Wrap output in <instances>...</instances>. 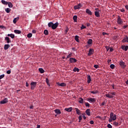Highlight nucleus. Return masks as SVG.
Segmentation results:
<instances>
[{
  "instance_id": "1",
  "label": "nucleus",
  "mask_w": 128,
  "mask_h": 128,
  "mask_svg": "<svg viewBox=\"0 0 128 128\" xmlns=\"http://www.w3.org/2000/svg\"><path fill=\"white\" fill-rule=\"evenodd\" d=\"M117 24H120V26H122V24H124V21H122V19L120 16H118Z\"/></svg>"
},
{
  "instance_id": "2",
  "label": "nucleus",
  "mask_w": 128,
  "mask_h": 128,
  "mask_svg": "<svg viewBox=\"0 0 128 128\" xmlns=\"http://www.w3.org/2000/svg\"><path fill=\"white\" fill-rule=\"evenodd\" d=\"M119 64L120 66L122 68L124 69L126 68V63L122 60L120 62Z\"/></svg>"
},
{
  "instance_id": "3",
  "label": "nucleus",
  "mask_w": 128,
  "mask_h": 128,
  "mask_svg": "<svg viewBox=\"0 0 128 128\" xmlns=\"http://www.w3.org/2000/svg\"><path fill=\"white\" fill-rule=\"evenodd\" d=\"M110 118L112 119L113 120H116V115L114 114V112H112L110 114Z\"/></svg>"
},
{
  "instance_id": "4",
  "label": "nucleus",
  "mask_w": 128,
  "mask_h": 128,
  "mask_svg": "<svg viewBox=\"0 0 128 128\" xmlns=\"http://www.w3.org/2000/svg\"><path fill=\"white\" fill-rule=\"evenodd\" d=\"M31 86V90H34L36 88V82H32L30 83Z\"/></svg>"
},
{
  "instance_id": "5",
  "label": "nucleus",
  "mask_w": 128,
  "mask_h": 128,
  "mask_svg": "<svg viewBox=\"0 0 128 128\" xmlns=\"http://www.w3.org/2000/svg\"><path fill=\"white\" fill-rule=\"evenodd\" d=\"M70 62L71 64H74V62H76L78 60L75 58H70Z\"/></svg>"
},
{
  "instance_id": "6",
  "label": "nucleus",
  "mask_w": 128,
  "mask_h": 128,
  "mask_svg": "<svg viewBox=\"0 0 128 128\" xmlns=\"http://www.w3.org/2000/svg\"><path fill=\"white\" fill-rule=\"evenodd\" d=\"M94 50L92 48H90L88 53V56H92V54H94Z\"/></svg>"
},
{
  "instance_id": "7",
  "label": "nucleus",
  "mask_w": 128,
  "mask_h": 128,
  "mask_svg": "<svg viewBox=\"0 0 128 128\" xmlns=\"http://www.w3.org/2000/svg\"><path fill=\"white\" fill-rule=\"evenodd\" d=\"M58 26V22H56L55 24H53L52 30H56Z\"/></svg>"
},
{
  "instance_id": "8",
  "label": "nucleus",
  "mask_w": 128,
  "mask_h": 128,
  "mask_svg": "<svg viewBox=\"0 0 128 128\" xmlns=\"http://www.w3.org/2000/svg\"><path fill=\"white\" fill-rule=\"evenodd\" d=\"M74 110H76V114H78V116H80V114H82V111L78 110V108H75Z\"/></svg>"
},
{
  "instance_id": "9",
  "label": "nucleus",
  "mask_w": 128,
  "mask_h": 128,
  "mask_svg": "<svg viewBox=\"0 0 128 128\" xmlns=\"http://www.w3.org/2000/svg\"><path fill=\"white\" fill-rule=\"evenodd\" d=\"M82 6L81 4H78L77 6H74V10H80L82 8Z\"/></svg>"
},
{
  "instance_id": "10",
  "label": "nucleus",
  "mask_w": 128,
  "mask_h": 128,
  "mask_svg": "<svg viewBox=\"0 0 128 128\" xmlns=\"http://www.w3.org/2000/svg\"><path fill=\"white\" fill-rule=\"evenodd\" d=\"M8 102V98H4L0 102V104H6Z\"/></svg>"
},
{
  "instance_id": "11",
  "label": "nucleus",
  "mask_w": 128,
  "mask_h": 128,
  "mask_svg": "<svg viewBox=\"0 0 128 128\" xmlns=\"http://www.w3.org/2000/svg\"><path fill=\"white\" fill-rule=\"evenodd\" d=\"M122 42H128V36H126L122 40Z\"/></svg>"
},
{
  "instance_id": "12",
  "label": "nucleus",
  "mask_w": 128,
  "mask_h": 128,
  "mask_svg": "<svg viewBox=\"0 0 128 128\" xmlns=\"http://www.w3.org/2000/svg\"><path fill=\"white\" fill-rule=\"evenodd\" d=\"M121 48L123 50H125V52H126L128 50V46H121Z\"/></svg>"
},
{
  "instance_id": "13",
  "label": "nucleus",
  "mask_w": 128,
  "mask_h": 128,
  "mask_svg": "<svg viewBox=\"0 0 128 128\" xmlns=\"http://www.w3.org/2000/svg\"><path fill=\"white\" fill-rule=\"evenodd\" d=\"M4 40H6V42L7 44H10V42H12L10 39V38L8 36L5 38Z\"/></svg>"
},
{
  "instance_id": "14",
  "label": "nucleus",
  "mask_w": 128,
  "mask_h": 128,
  "mask_svg": "<svg viewBox=\"0 0 128 128\" xmlns=\"http://www.w3.org/2000/svg\"><path fill=\"white\" fill-rule=\"evenodd\" d=\"M86 114L89 116H90V109H86Z\"/></svg>"
},
{
  "instance_id": "15",
  "label": "nucleus",
  "mask_w": 128,
  "mask_h": 128,
  "mask_svg": "<svg viewBox=\"0 0 128 128\" xmlns=\"http://www.w3.org/2000/svg\"><path fill=\"white\" fill-rule=\"evenodd\" d=\"M87 82L88 84H90V82H92V78H90V75H88V77H87Z\"/></svg>"
},
{
  "instance_id": "16",
  "label": "nucleus",
  "mask_w": 128,
  "mask_h": 128,
  "mask_svg": "<svg viewBox=\"0 0 128 128\" xmlns=\"http://www.w3.org/2000/svg\"><path fill=\"white\" fill-rule=\"evenodd\" d=\"M54 112L57 114H62V112H60V109H56L55 110H54Z\"/></svg>"
},
{
  "instance_id": "17",
  "label": "nucleus",
  "mask_w": 128,
  "mask_h": 128,
  "mask_svg": "<svg viewBox=\"0 0 128 128\" xmlns=\"http://www.w3.org/2000/svg\"><path fill=\"white\" fill-rule=\"evenodd\" d=\"M58 86H66V84L65 83H60V82H58L57 83Z\"/></svg>"
},
{
  "instance_id": "18",
  "label": "nucleus",
  "mask_w": 128,
  "mask_h": 128,
  "mask_svg": "<svg viewBox=\"0 0 128 128\" xmlns=\"http://www.w3.org/2000/svg\"><path fill=\"white\" fill-rule=\"evenodd\" d=\"M86 12L88 14H89L90 16H92V12H90V9L87 8L86 9Z\"/></svg>"
},
{
  "instance_id": "19",
  "label": "nucleus",
  "mask_w": 128,
  "mask_h": 128,
  "mask_svg": "<svg viewBox=\"0 0 128 128\" xmlns=\"http://www.w3.org/2000/svg\"><path fill=\"white\" fill-rule=\"evenodd\" d=\"M88 100H89V102H96V98H88Z\"/></svg>"
},
{
  "instance_id": "20",
  "label": "nucleus",
  "mask_w": 128,
  "mask_h": 128,
  "mask_svg": "<svg viewBox=\"0 0 128 128\" xmlns=\"http://www.w3.org/2000/svg\"><path fill=\"white\" fill-rule=\"evenodd\" d=\"M65 110H66V112H72V108L70 107L68 108H66Z\"/></svg>"
},
{
  "instance_id": "21",
  "label": "nucleus",
  "mask_w": 128,
  "mask_h": 128,
  "mask_svg": "<svg viewBox=\"0 0 128 128\" xmlns=\"http://www.w3.org/2000/svg\"><path fill=\"white\" fill-rule=\"evenodd\" d=\"M10 46V44H5L4 46V50H8Z\"/></svg>"
},
{
  "instance_id": "22",
  "label": "nucleus",
  "mask_w": 128,
  "mask_h": 128,
  "mask_svg": "<svg viewBox=\"0 0 128 128\" xmlns=\"http://www.w3.org/2000/svg\"><path fill=\"white\" fill-rule=\"evenodd\" d=\"M94 14L96 18H100V12H98V11L94 12Z\"/></svg>"
},
{
  "instance_id": "23",
  "label": "nucleus",
  "mask_w": 128,
  "mask_h": 128,
  "mask_svg": "<svg viewBox=\"0 0 128 128\" xmlns=\"http://www.w3.org/2000/svg\"><path fill=\"white\" fill-rule=\"evenodd\" d=\"M78 38H80V36H78L76 35L75 36L74 40L77 42H80V40H78Z\"/></svg>"
},
{
  "instance_id": "24",
  "label": "nucleus",
  "mask_w": 128,
  "mask_h": 128,
  "mask_svg": "<svg viewBox=\"0 0 128 128\" xmlns=\"http://www.w3.org/2000/svg\"><path fill=\"white\" fill-rule=\"evenodd\" d=\"M106 98H114V96L111 95V94H110V93L108 94H106Z\"/></svg>"
},
{
  "instance_id": "25",
  "label": "nucleus",
  "mask_w": 128,
  "mask_h": 128,
  "mask_svg": "<svg viewBox=\"0 0 128 128\" xmlns=\"http://www.w3.org/2000/svg\"><path fill=\"white\" fill-rule=\"evenodd\" d=\"M73 72H80V69L78 68H76V67L74 68L73 69Z\"/></svg>"
},
{
  "instance_id": "26",
  "label": "nucleus",
  "mask_w": 128,
  "mask_h": 128,
  "mask_svg": "<svg viewBox=\"0 0 128 128\" xmlns=\"http://www.w3.org/2000/svg\"><path fill=\"white\" fill-rule=\"evenodd\" d=\"M14 32L15 34H22V31L20 30H14Z\"/></svg>"
},
{
  "instance_id": "27",
  "label": "nucleus",
  "mask_w": 128,
  "mask_h": 128,
  "mask_svg": "<svg viewBox=\"0 0 128 128\" xmlns=\"http://www.w3.org/2000/svg\"><path fill=\"white\" fill-rule=\"evenodd\" d=\"M1 2L3 4H6V6H8V2H7L6 0H2L1 1Z\"/></svg>"
},
{
  "instance_id": "28",
  "label": "nucleus",
  "mask_w": 128,
  "mask_h": 128,
  "mask_svg": "<svg viewBox=\"0 0 128 128\" xmlns=\"http://www.w3.org/2000/svg\"><path fill=\"white\" fill-rule=\"evenodd\" d=\"M38 70L40 74H44V70L42 68H39Z\"/></svg>"
},
{
  "instance_id": "29",
  "label": "nucleus",
  "mask_w": 128,
  "mask_h": 128,
  "mask_svg": "<svg viewBox=\"0 0 128 128\" xmlns=\"http://www.w3.org/2000/svg\"><path fill=\"white\" fill-rule=\"evenodd\" d=\"M73 20H74V22H76L77 20H78V16H73Z\"/></svg>"
},
{
  "instance_id": "30",
  "label": "nucleus",
  "mask_w": 128,
  "mask_h": 128,
  "mask_svg": "<svg viewBox=\"0 0 128 128\" xmlns=\"http://www.w3.org/2000/svg\"><path fill=\"white\" fill-rule=\"evenodd\" d=\"M90 92V94H96L98 93V91L96 90V91H91Z\"/></svg>"
},
{
  "instance_id": "31",
  "label": "nucleus",
  "mask_w": 128,
  "mask_h": 128,
  "mask_svg": "<svg viewBox=\"0 0 128 128\" xmlns=\"http://www.w3.org/2000/svg\"><path fill=\"white\" fill-rule=\"evenodd\" d=\"M54 24V23L52 22H50L48 24V28H52V26Z\"/></svg>"
},
{
  "instance_id": "32",
  "label": "nucleus",
  "mask_w": 128,
  "mask_h": 128,
  "mask_svg": "<svg viewBox=\"0 0 128 128\" xmlns=\"http://www.w3.org/2000/svg\"><path fill=\"white\" fill-rule=\"evenodd\" d=\"M10 8H6L5 10V11L6 12H7V14H10Z\"/></svg>"
},
{
  "instance_id": "33",
  "label": "nucleus",
  "mask_w": 128,
  "mask_h": 128,
  "mask_svg": "<svg viewBox=\"0 0 128 128\" xmlns=\"http://www.w3.org/2000/svg\"><path fill=\"white\" fill-rule=\"evenodd\" d=\"M8 36H10L12 38H14V34H8Z\"/></svg>"
},
{
  "instance_id": "34",
  "label": "nucleus",
  "mask_w": 128,
  "mask_h": 128,
  "mask_svg": "<svg viewBox=\"0 0 128 128\" xmlns=\"http://www.w3.org/2000/svg\"><path fill=\"white\" fill-rule=\"evenodd\" d=\"M88 44H92V40L89 39L88 40Z\"/></svg>"
},
{
  "instance_id": "35",
  "label": "nucleus",
  "mask_w": 128,
  "mask_h": 128,
  "mask_svg": "<svg viewBox=\"0 0 128 128\" xmlns=\"http://www.w3.org/2000/svg\"><path fill=\"white\" fill-rule=\"evenodd\" d=\"M78 102H79L80 104H82L84 102V99H82V98H79Z\"/></svg>"
},
{
  "instance_id": "36",
  "label": "nucleus",
  "mask_w": 128,
  "mask_h": 128,
  "mask_svg": "<svg viewBox=\"0 0 128 128\" xmlns=\"http://www.w3.org/2000/svg\"><path fill=\"white\" fill-rule=\"evenodd\" d=\"M46 81L47 84L48 86H50V80H48V78H46Z\"/></svg>"
},
{
  "instance_id": "37",
  "label": "nucleus",
  "mask_w": 128,
  "mask_h": 128,
  "mask_svg": "<svg viewBox=\"0 0 128 128\" xmlns=\"http://www.w3.org/2000/svg\"><path fill=\"white\" fill-rule=\"evenodd\" d=\"M44 34H46V36H48V31L46 30H44Z\"/></svg>"
},
{
  "instance_id": "38",
  "label": "nucleus",
  "mask_w": 128,
  "mask_h": 128,
  "mask_svg": "<svg viewBox=\"0 0 128 128\" xmlns=\"http://www.w3.org/2000/svg\"><path fill=\"white\" fill-rule=\"evenodd\" d=\"M8 4L10 8H12V2H8Z\"/></svg>"
},
{
  "instance_id": "39",
  "label": "nucleus",
  "mask_w": 128,
  "mask_h": 128,
  "mask_svg": "<svg viewBox=\"0 0 128 128\" xmlns=\"http://www.w3.org/2000/svg\"><path fill=\"white\" fill-rule=\"evenodd\" d=\"M110 68H112V70H114V68H115L114 64H111L110 65Z\"/></svg>"
},
{
  "instance_id": "40",
  "label": "nucleus",
  "mask_w": 128,
  "mask_h": 128,
  "mask_svg": "<svg viewBox=\"0 0 128 128\" xmlns=\"http://www.w3.org/2000/svg\"><path fill=\"white\" fill-rule=\"evenodd\" d=\"M28 38H32V33H29L28 35H27Z\"/></svg>"
},
{
  "instance_id": "41",
  "label": "nucleus",
  "mask_w": 128,
  "mask_h": 128,
  "mask_svg": "<svg viewBox=\"0 0 128 128\" xmlns=\"http://www.w3.org/2000/svg\"><path fill=\"white\" fill-rule=\"evenodd\" d=\"M78 119H79L78 122H82V116H78Z\"/></svg>"
},
{
  "instance_id": "42",
  "label": "nucleus",
  "mask_w": 128,
  "mask_h": 128,
  "mask_svg": "<svg viewBox=\"0 0 128 128\" xmlns=\"http://www.w3.org/2000/svg\"><path fill=\"white\" fill-rule=\"evenodd\" d=\"M109 94L112 96H116V92H109Z\"/></svg>"
},
{
  "instance_id": "43",
  "label": "nucleus",
  "mask_w": 128,
  "mask_h": 128,
  "mask_svg": "<svg viewBox=\"0 0 128 128\" xmlns=\"http://www.w3.org/2000/svg\"><path fill=\"white\" fill-rule=\"evenodd\" d=\"M4 78V74L0 76V80H2V78Z\"/></svg>"
},
{
  "instance_id": "44",
  "label": "nucleus",
  "mask_w": 128,
  "mask_h": 128,
  "mask_svg": "<svg viewBox=\"0 0 128 128\" xmlns=\"http://www.w3.org/2000/svg\"><path fill=\"white\" fill-rule=\"evenodd\" d=\"M85 106H88V108H90V103L85 102Z\"/></svg>"
},
{
  "instance_id": "45",
  "label": "nucleus",
  "mask_w": 128,
  "mask_h": 128,
  "mask_svg": "<svg viewBox=\"0 0 128 128\" xmlns=\"http://www.w3.org/2000/svg\"><path fill=\"white\" fill-rule=\"evenodd\" d=\"M114 126H118V122H114Z\"/></svg>"
},
{
  "instance_id": "46",
  "label": "nucleus",
  "mask_w": 128,
  "mask_h": 128,
  "mask_svg": "<svg viewBox=\"0 0 128 128\" xmlns=\"http://www.w3.org/2000/svg\"><path fill=\"white\" fill-rule=\"evenodd\" d=\"M128 25H124L122 26V28H124V30H126V28H128Z\"/></svg>"
},
{
  "instance_id": "47",
  "label": "nucleus",
  "mask_w": 128,
  "mask_h": 128,
  "mask_svg": "<svg viewBox=\"0 0 128 128\" xmlns=\"http://www.w3.org/2000/svg\"><path fill=\"white\" fill-rule=\"evenodd\" d=\"M107 126L108 128H112V125H110V124H108Z\"/></svg>"
},
{
  "instance_id": "48",
  "label": "nucleus",
  "mask_w": 128,
  "mask_h": 128,
  "mask_svg": "<svg viewBox=\"0 0 128 128\" xmlns=\"http://www.w3.org/2000/svg\"><path fill=\"white\" fill-rule=\"evenodd\" d=\"M14 24H16V18H14L13 20Z\"/></svg>"
},
{
  "instance_id": "49",
  "label": "nucleus",
  "mask_w": 128,
  "mask_h": 128,
  "mask_svg": "<svg viewBox=\"0 0 128 128\" xmlns=\"http://www.w3.org/2000/svg\"><path fill=\"white\" fill-rule=\"evenodd\" d=\"M84 28H86V26L82 25L80 28V30H84Z\"/></svg>"
},
{
  "instance_id": "50",
  "label": "nucleus",
  "mask_w": 128,
  "mask_h": 128,
  "mask_svg": "<svg viewBox=\"0 0 128 128\" xmlns=\"http://www.w3.org/2000/svg\"><path fill=\"white\" fill-rule=\"evenodd\" d=\"M68 28H66V30H65L66 34H68Z\"/></svg>"
},
{
  "instance_id": "51",
  "label": "nucleus",
  "mask_w": 128,
  "mask_h": 128,
  "mask_svg": "<svg viewBox=\"0 0 128 128\" xmlns=\"http://www.w3.org/2000/svg\"><path fill=\"white\" fill-rule=\"evenodd\" d=\"M10 70H8L6 71V74H10Z\"/></svg>"
},
{
  "instance_id": "52",
  "label": "nucleus",
  "mask_w": 128,
  "mask_h": 128,
  "mask_svg": "<svg viewBox=\"0 0 128 128\" xmlns=\"http://www.w3.org/2000/svg\"><path fill=\"white\" fill-rule=\"evenodd\" d=\"M94 68H98V65L94 64Z\"/></svg>"
},
{
  "instance_id": "53",
  "label": "nucleus",
  "mask_w": 128,
  "mask_h": 128,
  "mask_svg": "<svg viewBox=\"0 0 128 128\" xmlns=\"http://www.w3.org/2000/svg\"><path fill=\"white\" fill-rule=\"evenodd\" d=\"M72 56V54H69L68 56L66 58H70Z\"/></svg>"
},
{
  "instance_id": "54",
  "label": "nucleus",
  "mask_w": 128,
  "mask_h": 128,
  "mask_svg": "<svg viewBox=\"0 0 128 128\" xmlns=\"http://www.w3.org/2000/svg\"><path fill=\"white\" fill-rule=\"evenodd\" d=\"M0 28H6V27L4 26H0Z\"/></svg>"
},
{
  "instance_id": "55",
  "label": "nucleus",
  "mask_w": 128,
  "mask_h": 128,
  "mask_svg": "<svg viewBox=\"0 0 128 128\" xmlns=\"http://www.w3.org/2000/svg\"><path fill=\"white\" fill-rule=\"evenodd\" d=\"M90 124H94V120H90Z\"/></svg>"
},
{
  "instance_id": "56",
  "label": "nucleus",
  "mask_w": 128,
  "mask_h": 128,
  "mask_svg": "<svg viewBox=\"0 0 128 128\" xmlns=\"http://www.w3.org/2000/svg\"><path fill=\"white\" fill-rule=\"evenodd\" d=\"M112 120H114L112 119V118H110L108 120L109 122H112Z\"/></svg>"
},
{
  "instance_id": "57",
  "label": "nucleus",
  "mask_w": 128,
  "mask_h": 128,
  "mask_svg": "<svg viewBox=\"0 0 128 128\" xmlns=\"http://www.w3.org/2000/svg\"><path fill=\"white\" fill-rule=\"evenodd\" d=\"M83 116V118L84 120H86V116H84V114H82Z\"/></svg>"
},
{
  "instance_id": "58",
  "label": "nucleus",
  "mask_w": 128,
  "mask_h": 128,
  "mask_svg": "<svg viewBox=\"0 0 128 128\" xmlns=\"http://www.w3.org/2000/svg\"><path fill=\"white\" fill-rule=\"evenodd\" d=\"M32 34H36V30H33L32 31Z\"/></svg>"
},
{
  "instance_id": "59",
  "label": "nucleus",
  "mask_w": 128,
  "mask_h": 128,
  "mask_svg": "<svg viewBox=\"0 0 128 128\" xmlns=\"http://www.w3.org/2000/svg\"><path fill=\"white\" fill-rule=\"evenodd\" d=\"M120 12H124V8L121 9Z\"/></svg>"
},
{
  "instance_id": "60",
  "label": "nucleus",
  "mask_w": 128,
  "mask_h": 128,
  "mask_svg": "<svg viewBox=\"0 0 128 128\" xmlns=\"http://www.w3.org/2000/svg\"><path fill=\"white\" fill-rule=\"evenodd\" d=\"M102 34V36H106V34H106V32H103Z\"/></svg>"
},
{
  "instance_id": "61",
  "label": "nucleus",
  "mask_w": 128,
  "mask_h": 128,
  "mask_svg": "<svg viewBox=\"0 0 128 128\" xmlns=\"http://www.w3.org/2000/svg\"><path fill=\"white\" fill-rule=\"evenodd\" d=\"M110 52H114V49L112 48H110Z\"/></svg>"
},
{
  "instance_id": "62",
  "label": "nucleus",
  "mask_w": 128,
  "mask_h": 128,
  "mask_svg": "<svg viewBox=\"0 0 128 128\" xmlns=\"http://www.w3.org/2000/svg\"><path fill=\"white\" fill-rule=\"evenodd\" d=\"M125 8H126V10H128V5L125 6Z\"/></svg>"
},
{
  "instance_id": "63",
  "label": "nucleus",
  "mask_w": 128,
  "mask_h": 128,
  "mask_svg": "<svg viewBox=\"0 0 128 128\" xmlns=\"http://www.w3.org/2000/svg\"><path fill=\"white\" fill-rule=\"evenodd\" d=\"M104 104H106V102H102V106H104Z\"/></svg>"
},
{
  "instance_id": "64",
  "label": "nucleus",
  "mask_w": 128,
  "mask_h": 128,
  "mask_svg": "<svg viewBox=\"0 0 128 128\" xmlns=\"http://www.w3.org/2000/svg\"><path fill=\"white\" fill-rule=\"evenodd\" d=\"M26 86L27 87L28 86H29L28 83V82H26Z\"/></svg>"
}]
</instances>
